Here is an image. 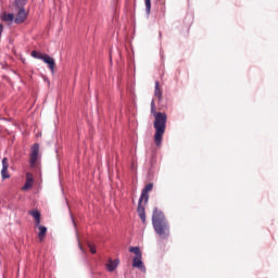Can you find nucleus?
I'll return each instance as SVG.
<instances>
[{
	"mask_svg": "<svg viewBox=\"0 0 278 278\" xmlns=\"http://www.w3.org/2000/svg\"><path fill=\"white\" fill-rule=\"evenodd\" d=\"M151 114L154 116V142L156 147H162L164 132L166 131V121L168 116L164 112H157L155 108V100H151Z\"/></svg>",
	"mask_w": 278,
	"mask_h": 278,
	"instance_id": "f257e3e1",
	"label": "nucleus"
},
{
	"mask_svg": "<svg viewBox=\"0 0 278 278\" xmlns=\"http://www.w3.org/2000/svg\"><path fill=\"white\" fill-rule=\"evenodd\" d=\"M152 225L155 233H157V236L163 240H166V238L170 236V226H168V220H166L164 213L157 207L153 208Z\"/></svg>",
	"mask_w": 278,
	"mask_h": 278,
	"instance_id": "f03ea898",
	"label": "nucleus"
},
{
	"mask_svg": "<svg viewBox=\"0 0 278 278\" xmlns=\"http://www.w3.org/2000/svg\"><path fill=\"white\" fill-rule=\"evenodd\" d=\"M153 190V182L148 184L141 191V195L138 201L137 212L142 224H147V213L144 212V205L149 203V192Z\"/></svg>",
	"mask_w": 278,
	"mask_h": 278,
	"instance_id": "7ed1b4c3",
	"label": "nucleus"
},
{
	"mask_svg": "<svg viewBox=\"0 0 278 278\" xmlns=\"http://www.w3.org/2000/svg\"><path fill=\"white\" fill-rule=\"evenodd\" d=\"M30 55L31 58H35V60H42V62L48 65V68H50L52 75L55 73V59H53V56H50L47 53L38 52L36 50H33Z\"/></svg>",
	"mask_w": 278,
	"mask_h": 278,
	"instance_id": "20e7f679",
	"label": "nucleus"
},
{
	"mask_svg": "<svg viewBox=\"0 0 278 278\" xmlns=\"http://www.w3.org/2000/svg\"><path fill=\"white\" fill-rule=\"evenodd\" d=\"M129 253H134L136 255L132 260V267L138 268L141 273H147V267L142 262V251H140V247H130Z\"/></svg>",
	"mask_w": 278,
	"mask_h": 278,
	"instance_id": "39448f33",
	"label": "nucleus"
},
{
	"mask_svg": "<svg viewBox=\"0 0 278 278\" xmlns=\"http://www.w3.org/2000/svg\"><path fill=\"white\" fill-rule=\"evenodd\" d=\"M13 8H15V12H17L14 23H16V25H21V23H25V21H27V12L25 11V3H23L21 0H15L13 2Z\"/></svg>",
	"mask_w": 278,
	"mask_h": 278,
	"instance_id": "423d86ee",
	"label": "nucleus"
},
{
	"mask_svg": "<svg viewBox=\"0 0 278 278\" xmlns=\"http://www.w3.org/2000/svg\"><path fill=\"white\" fill-rule=\"evenodd\" d=\"M40 143H34L30 148L29 166L36 168L40 164Z\"/></svg>",
	"mask_w": 278,
	"mask_h": 278,
	"instance_id": "0eeeda50",
	"label": "nucleus"
},
{
	"mask_svg": "<svg viewBox=\"0 0 278 278\" xmlns=\"http://www.w3.org/2000/svg\"><path fill=\"white\" fill-rule=\"evenodd\" d=\"M10 168V163L8 162V157L2 160V169H1V177L2 179H10V173L8 172Z\"/></svg>",
	"mask_w": 278,
	"mask_h": 278,
	"instance_id": "6e6552de",
	"label": "nucleus"
},
{
	"mask_svg": "<svg viewBox=\"0 0 278 278\" xmlns=\"http://www.w3.org/2000/svg\"><path fill=\"white\" fill-rule=\"evenodd\" d=\"M118 264H121V260L115 258L112 261L111 258L109 260V264H106V269L109 273H114L116 268H118Z\"/></svg>",
	"mask_w": 278,
	"mask_h": 278,
	"instance_id": "1a4fd4ad",
	"label": "nucleus"
},
{
	"mask_svg": "<svg viewBox=\"0 0 278 278\" xmlns=\"http://www.w3.org/2000/svg\"><path fill=\"white\" fill-rule=\"evenodd\" d=\"M26 177L27 178L24 186L22 187V190H29V188L34 187V178L31 177V174L27 173Z\"/></svg>",
	"mask_w": 278,
	"mask_h": 278,
	"instance_id": "9d476101",
	"label": "nucleus"
},
{
	"mask_svg": "<svg viewBox=\"0 0 278 278\" xmlns=\"http://www.w3.org/2000/svg\"><path fill=\"white\" fill-rule=\"evenodd\" d=\"M154 96L159 99V103H162V97H163V92L162 89L160 88V81H155V86H154Z\"/></svg>",
	"mask_w": 278,
	"mask_h": 278,
	"instance_id": "9b49d317",
	"label": "nucleus"
},
{
	"mask_svg": "<svg viewBox=\"0 0 278 278\" xmlns=\"http://www.w3.org/2000/svg\"><path fill=\"white\" fill-rule=\"evenodd\" d=\"M29 216H33V218L35 219V226H39L40 225V211L39 210H33L30 212H28Z\"/></svg>",
	"mask_w": 278,
	"mask_h": 278,
	"instance_id": "f8f14e48",
	"label": "nucleus"
},
{
	"mask_svg": "<svg viewBox=\"0 0 278 278\" xmlns=\"http://www.w3.org/2000/svg\"><path fill=\"white\" fill-rule=\"evenodd\" d=\"M1 21H3V23H12V22H14L15 21L14 13H7V12H4L1 15Z\"/></svg>",
	"mask_w": 278,
	"mask_h": 278,
	"instance_id": "ddd939ff",
	"label": "nucleus"
},
{
	"mask_svg": "<svg viewBox=\"0 0 278 278\" xmlns=\"http://www.w3.org/2000/svg\"><path fill=\"white\" fill-rule=\"evenodd\" d=\"M37 229H39L38 238L42 242L45 240V237L47 236V226H42L39 224V226H35Z\"/></svg>",
	"mask_w": 278,
	"mask_h": 278,
	"instance_id": "4468645a",
	"label": "nucleus"
},
{
	"mask_svg": "<svg viewBox=\"0 0 278 278\" xmlns=\"http://www.w3.org/2000/svg\"><path fill=\"white\" fill-rule=\"evenodd\" d=\"M146 3V14H151V0H144Z\"/></svg>",
	"mask_w": 278,
	"mask_h": 278,
	"instance_id": "2eb2a0df",
	"label": "nucleus"
},
{
	"mask_svg": "<svg viewBox=\"0 0 278 278\" xmlns=\"http://www.w3.org/2000/svg\"><path fill=\"white\" fill-rule=\"evenodd\" d=\"M88 248L90 249L92 255H94V253H97V247L92 245L91 243H88Z\"/></svg>",
	"mask_w": 278,
	"mask_h": 278,
	"instance_id": "dca6fc26",
	"label": "nucleus"
},
{
	"mask_svg": "<svg viewBox=\"0 0 278 278\" xmlns=\"http://www.w3.org/2000/svg\"><path fill=\"white\" fill-rule=\"evenodd\" d=\"M78 248L80 251H84V248L81 247V241H79V239H78Z\"/></svg>",
	"mask_w": 278,
	"mask_h": 278,
	"instance_id": "f3484780",
	"label": "nucleus"
},
{
	"mask_svg": "<svg viewBox=\"0 0 278 278\" xmlns=\"http://www.w3.org/2000/svg\"><path fill=\"white\" fill-rule=\"evenodd\" d=\"M73 220V224H74V227H75V219H72Z\"/></svg>",
	"mask_w": 278,
	"mask_h": 278,
	"instance_id": "a211bd4d",
	"label": "nucleus"
}]
</instances>
